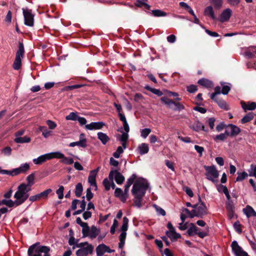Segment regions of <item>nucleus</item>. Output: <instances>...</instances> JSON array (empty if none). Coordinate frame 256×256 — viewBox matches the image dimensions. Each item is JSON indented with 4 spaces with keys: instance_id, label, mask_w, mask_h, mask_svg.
Listing matches in <instances>:
<instances>
[{
    "instance_id": "obj_14",
    "label": "nucleus",
    "mask_w": 256,
    "mask_h": 256,
    "mask_svg": "<svg viewBox=\"0 0 256 256\" xmlns=\"http://www.w3.org/2000/svg\"><path fill=\"white\" fill-rule=\"evenodd\" d=\"M104 126L105 124L102 122H92L90 124H86L85 128L86 130H100Z\"/></svg>"
},
{
    "instance_id": "obj_13",
    "label": "nucleus",
    "mask_w": 256,
    "mask_h": 256,
    "mask_svg": "<svg viewBox=\"0 0 256 256\" xmlns=\"http://www.w3.org/2000/svg\"><path fill=\"white\" fill-rule=\"evenodd\" d=\"M196 210L197 214L196 215L198 218H203L208 214V209L204 202H202L201 204L198 206Z\"/></svg>"
},
{
    "instance_id": "obj_40",
    "label": "nucleus",
    "mask_w": 256,
    "mask_h": 256,
    "mask_svg": "<svg viewBox=\"0 0 256 256\" xmlns=\"http://www.w3.org/2000/svg\"><path fill=\"white\" fill-rule=\"evenodd\" d=\"M128 219L126 216L123 218L122 224L121 227V230L123 232H126L128 229Z\"/></svg>"
},
{
    "instance_id": "obj_12",
    "label": "nucleus",
    "mask_w": 256,
    "mask_h": 256,
    "mask_svg": "<svg viewBox=\"0 0 256 256\" xmlns=\"http://www.w3.org/2000/svg\"><path fill=\"white\" fill-rule=\"evenodd\" d=\"M94 246L88 245L86 248H83L76 250V256H86L88 254H92L94 250Z\"/></svg>"
},
{
    "instance_id": "obj_63",
    "label": "nucleus",
    "mask_w": 256,
    "mask_h": 256,
    "mask_svg": "<svg viewBox=\"0 0 256 256\" xmlns=\"http://www.w3.org/2000/svg\"><path fill=\"white\" fill-rule=\"evenodd\" d=\"M90 231V228L88 226L82 229V237L86 238L88 236Z\"/></svg>"
},
{
    "instance_id": "obj_30",
    "label": "nucleus",
    "mask_w": 256,
    "mask_h": 256,
    "mask_svg": "<svg viewBox=\"0 0 256 256\" xmlns=\"http://www.w3.org/2000/svg\"><path fill=\"white\" fill-rule=\"evenodd\" d=\"M79 146L82 148H85L86 147V140H79L78 142H71L69 144V146L70 147H74L75 146Z\"/></svg>"
},
{
    "instance_id": "obj_15",
    "label": "nucleus",
    "mask_w": 256,
    "mask_h": 256,
    "mask_svg": "<svg viewBox=\"0 0 256 256\" xmlns=\"http://www.w3.org/2000/svg\"><path fill=\"white\" fill-rule=\"evenodd\" d=\"M240 104L242 108L245 112L247 110H253L256 108V102H245L242 100L240 102Z\"/></svg>"
},
{
    "instance_id": "obj_47",
    "label": "nucleus",
    "mask_w": 256,
    "mask_h": 256,
    "mask_svg": "<svg viewBox=\"0 0 256 256\" xmlns=\"http://www.w3.org/2000/svg\"><path fill=\"white\" fill-rule=\"evenodd\" d=\"M154 207L155 208L156 210L158 215H162V216H166V212L162 208L156 204H154Z\"/></svg>"
},
{
    "instance_id": "obj_24",
    "label": "nucleus",
    "mask_w": 256,
    "mask_h": 256,
    "mask_svg": "<svg viewBox=\"0 0 256 256\" xmlns=\"http://www.w3.org/2000/svg\"><path fill=\"white\" fill-rule=\"evenodd\" d=\"M30 164L28 163L22 164L18 168H17V175L20 174H24L26 172L30 170Z\"/></svg>"
},
{
    "instance_id": "obj_37",
    "label": "nucleus",
    "mask_w": 256,
    "mask_h": 256,
    "mask_svg": "<svg viewBox=\"0 0 256 256\" xmlns=\"http://www.w3.org/2000/svg\"><path fill=\"white\" fill-rule=\"evenodd\" d=\"M49 156H50V160L54 158H60V159L62 160L64 156V155L62 153L59 152H52L49 153Z\"/></svg>"
},
{
    "instance_id": "obj_21",
    "label": "nucleus",
    "mask_w": 256,
    "mask_h": 256,
    "mask_svg": "<svg viewBox=\"0 0 256 256\" xmlns=\"http://www.w3.org/2000/svg\"><path fill=\"white\" fill-rule=\"evenodd\" d=\"M166 234L172 242L176 241L178 238H181V235L180 234L177 233L176 230L172 232H166Z\"/></svg>"
},
{
    "instance_id": "obj_56",
    "label": "nucleus",
    "mask_w": 256,
    "mask_h": 256,
    "mask_svg": "<svg viewBox=\"0 0 256 256\" xmlns=\"http://www.w3.org/2000/svg\"><path fill=\"white\" fill-rule=\"evenodd\" d=\"M242 224L240 223L239 221L236 222L234 224V227L235 230L238 233L241 234L242 231L240 228Z\"/></svg>"
},
{
    "instance_id": "obj_23",
    "label": "nucleus",
    "mask_w": 256,
    "mask_h": 256,
    "mask_svg": "<svg viewBox=\"0 0 256 256\" xmlns=\"http://www.w3.org/2000/svg\"><path fill=\"white\" fill-rule=\"evenodd\" d=\"M204 14L210 17L214 20H217L212 6H208L205 8Z\"/></svg>"
},
{
    "instance_id": "obj_48",
    "label": "nucleus",
    "mask_w": 256,
    "mask_h": 256,
    "mask_svg": "<svg viewBox=\"0 0 256 256\" xmlns=\"http://www.w3.org/2000/svg\"><path fill=\"white\" fill-rule=\"evenodd\" d=\"M14 202L11 200L4 199L0 200V206L1 205H6L9 207H11L13 206Z\"/></svg>"
},
{
    "instance_id": "obj_36",
    "label": "nucleus",
    "mask_w": 256,
    "mask_h": 256,
    "mask_svg": "<svg viewBox=\"0 0 256 256\" xmlns=\"http://www.w3.org/2000/svg\"><path fill=\"white\" fill-rule=\"evenodd\" d=\"M50 252V248L48 246H40V248L38 250L37 252H41V253H44V256H50L49 252Z\"/></svg>"
},
{
    "instance_id": "obj_55",
    "label": "nucleus",
    "mask_w": 256,
    "mask_h": 256,
    "mask_svg": "<svg viewBox=\"0 0 256 256\" xmlns=\"http://www.w3.org/2000/svg\"><path fill=\"white\" fill-rule=\"evenodd\" d=\"M212 2L216 8L218 9L222 6V0H212Z\"/></svg>"
},
{
    "instance_id": "obj_27",
    "label": "nucleus",
    "mask_w": 256,
    "mask_h": 256,
    "mask_svg": "<svg viewBox=\"0 0 256 256\" xmlns=\"http://www.w3.org/2000/svg\"><path fill=\"white\" fill-rule=\"evenodd\" d=\"M98 138L104 145H105L110 140L109 137L106 134L102 132H98Z\"/></svg>"
},
{
    "instance_id": "obj_51",
    "label": "nucleus",
    "mask_w": 256,
    "mask_h": 256,
    "mask_svg": "<svg viewBox=\"0 0 256 256\" xmlns=\"http://www.w3.org/2000/svg\"><path fill=\"white\" fill-rule=\"evenodd\" d=\"M64 187L62 186H60L58 189L56 190V193L59 199H62L64 198Z\"/></svg>"
},
{
    "instance_id": "obj_60",
    "label": "nucleus",
    "mask_w": 256,
    "mask_h": 256,
    "mask_svg": "<svg viewBox=\"0 0 256 256\" xmlns=\"http://www.w3.org/2000/svg\"><path fill=\"white\" fill-rule=\"evenodd\" d=\"M12 12L9 10L5 18L4 21L8 24H10L12 22Z\"/></svg>"
},
{
    "instance_id": "obj_32",
    "label": "nucleus",
    "mask_w": 256,
    "mask_h": 256,
    "mask_svg": "<svg viewBox=\"0 0 256 256\" xmlns=\"http://www.w3.org/2000/svg\"><path fill=\"white\" fill-rule=\"evenodd\" d=\"M144 89L152 92L158 96H160L163 95V92L161 90L158 89L152 88L148 85H146L144 86Z\"/></svg>"
},
{
    "instance_id": "obj_17",
    "label": "nucleus",
    "mask_w": 256,
    "mask_h": 256,
    "mask_svg": "<svg viewBox=\"0 0 256 256\" xmlns=\"http://www.w3.org/2000/svg\"><path fill=\"white\" fill-rule=\"evenodd\" d=\"M190 127L194 130L198 132H200V130H203L206 132H208V128H205V126L202 124V123L198 120H197L196 122H194Z\"/></svg>"
},
{
    "instance_id": "obj_64",
    "label": "nucleus",
    "mask_w": 256,
    "mask_h": 256,
    "mask_svg": "<svg viewBox=\"0 0 256 256\" xmlns=\"http://www.w3.org/2000/svg\"><path fill=\"white\" fill-rule=\"evenodd\" d=\"M46 124L48 126L49 128L51 130L55 128L56 126V124L51 120H48L46 121Z\"/></svg>"
},
{
    "instance_id": "obj_33",
    "label": "nucleus",
    "mask_w": 256,
    "mask_h": 256,
    "mask_svg": "<svg viewBox=\"0 0 256 256\" xmlns=\"http://www.w3.org/2000/svg\"><path fill=\"white\" fill-rule=\"evenodd\" d=\"M225 84L226 82H220V84L222 86V93L224 95L227 94L231 89L230 84H228L230 86L224 85Z\"/></svg>"
},
{
    "instance_id": "obj_38",
    "label": "nucleus",
    "mask_w": 256,
    "mask_h": 256,
    "mask_svg": "<svg viewBox=\"0 0 256 256\" xmlns=\"http://www.w3.org/2000/svg\"><path fill=\"white\" fill-rule=\"evenodd\" d=\"M78 116V112H71L70 114L66 116V120H71L73 121L77 120Z\"/></svg>"
},
{
    "instance_id": "obj_3",
    "label": "nucleus",
    "mask_w": 256,
    "mask_h": 256,
    "mask_svg": "<svg viewBox=\"0 0 256 256\" xmlns=\"http://www.w3.org/2000/svg\"><path fill=\"white\" fill-rule=\"evenodd\" d=\"M29 197L26 192L24 183H22L17 188V206L23 204Z\"/></svg>"
},
{
    "instance_id": "obj_22",
    "label": "nucleus",
    "mask_w": 256,
    "mask_h": 256,
    "mask_svg": "<svg viewBox=\"0 0 256 256\" xmlns=\"http://www.w3.org/2000/svg\"><path fill=\"white\" fill-rule=\"evenodd\" d=\"M24 48L22 40H19L18 49L17 50V56H18L20 58H24Z\"/></svg>"
},
{
    "instance_id": "obj_45",
    "label": "nucleus",
    "mask_w": 256,
    "mask_h": 256,
    "mask_svg": "<svg viewBox=\"0 0 256 256\" xmlns=\"http://www.w3.org/2000/svg\"><path fill=\"white\" fill-rule=\"evenodd\" d=\"M213 138L215 142H218V141H224L227 138L225 136V135L224 134L221 133L220 134H218L214 136Z\"/></svg>"
},
{
    "instance_id": "obj_19",
    "label": "nucleus",
    "mask_w": 256,
    "mask_h": 256,
    "mask_svg": "<svg viewBox=\"0 0 256 256\" xmlns=\"http://www.w3.org/2000/svg\"><path fill=\"white\" fill-rule=\"evenodd\" d=\"M198 84L206 88H212L214 86V84L211 80L205 78L200 79Z\"/></svg>"
},
{
    "instance_id": "obj_18",
    "label": "nucleus",
    "mask_w": 256,
    "mask_h": 256,
    "mask_svg": "<svg viewBox=\"0 0 256 256\" xmlns=\"http://www.w3.org/2000/svg\"><path fill=\"white\" fill-rule=\"evenodd\" d=\"M49 160H50V158L48 153L42 155L38 156L37 158L34 159L33 162L36 164L40 165Z\"/></svg>"
},
{
    "instance_id": "obj_58",
    "label": "nucleus",
    "mask_w": 256,
    "mask_h": 256,
    "mask_svg": "<svg viewBox=\"0 0 256 256\" xmlns=\"http://www.w3.org/2000/svg\"><path fill=\"white\" fill-rule=\"evenodd\" d=\"M86 198L88 201H90L94 197V194L91 192L90 188H88L86 190Z\"/></svg>"
},
{
    "instance_id": "obj_39",
    "label": "nucleus",
    "mask_w": 256,
    "mask_h": 256,
    "mask_svg": "<svg viewBox=\"0 0 256 256\" xmlns=\"http://www.w3.org/2000/svg\"><path fill=\"white\" fill-rule=\"evenodd\" d=\"M237 174L238 176L236 179V182L242 181L248 176V174L245 172H238Z\"/></svg>"
},
{
    "instance_id": "obj_28",
    "label": "nucleus",
    "mask_w": 256,
    "mask_h": 256,
    "mask_svg": "<svg viewBox=\"0 0 256 256\" xmlns=\"http://www.w3.org/2000/svg\"><path fill=\"white\" fill-rule=\"evenodd\" d=\"M255 116L256 114L254 112H250L241 119L240 122L242 124L251 121Z\"/></svg>"
},
{
    "instance_id": "obj_9",
    "label": "nucleus",
    "mask_w": 256,
    "mask_h": 256,
    "mask_svg": "<svg viewBox=\"0 0 256 256\" xmlns=\"http://www.w3.org/2000/svg\"><path fill=\"white\" fill-rule=\"evenodd\" d=\"M232 252L236 256H250L244 250L236 240H234L231 244Z\"/></svg>"
},
{
    "instance_id": "obj_11",
    "label": "nucleus",
    "mask_w": 256,
    "mask_h": 256,
    "mask_svg": "<svg viewBox=\"0 0 256 256\" xmlns=\"http://www.w3.org/2000/svg\"><path fill=\"white\" fill-rule=\"evenodd\" d=\"M40 242H37L30 246L28 250V256H42L41 252H37L40 248Z\"/></svg>"
},
{
    "instance_id": "obj_57",
    "label": "nucleus",
    "mask_w": 256,
    "mask_h": 256,
    "mask_svg": "<svg viewBox=\"0 0 256 256\" xmlns=\"http://www.w3.org/2000/svg\"><path fill=\"white\" fill-rule=\"evenodd\" d=\"M226 210H234V205L233 202L231 200L226 202Z\"/></svg>"
},
{
    "instance_id": "obj_20",
    "label": "nucleus",
    "mask_w": 256,
    "mask_h": 256,
    "mask_svg": "<svg viewBox=\"0 0 256 256\" xmlns=\"http://www.w3.org/2000/svg\"><path fill=\"white\" fill-rule=\"evenodd\" d=\"M243 212L248 218H250L252 216H256V212L254 211V208L249 205H247L246 208L243 209Z\"/></svg>"
},
{
    "instance_id": "obj_43",
    "label": "nucleus",
    "mask_w": 256,
    "mask_h": 256,
    "mask_svg": "<svg viewBox=\"0 0 256 256\" xmlns=\"http://www.w3.org/2000/svg\"><path fill=\"white\" fill-rule=\"evenodd\" d=\"M60 162L66 164H72L74 163V161L72 158L70 157H66L64 156L62 160H60Z\"/></svg>"
},
{
    "instance_id": "obj_2",
    "label": "nucleus",
    "mask_w": 256,
    "mask_h": 256,
    "mask_svg": "<svg viewBox=\"0 0 256 256\" xmlns=\"http://www.w3.org/2000/svg\"><path fill=\"white\" fill-rule=\"evenodd\" d=\"M160 100L166 106L174 111H180L184 109V106L181 103L176 102L168 98L167 96H162Z\"/></svg>"
},
{
    "instance_id": "obj_7",
    "label": "nucleus",
    "mask_w": 256,
    "mask_h": 256,
    "mask_svg": "<svg viewBox=\"0 0 256 256\" xmlns=\"http://www.w3.org/2000/svg\"><path fill=\"white\" fill-rule=\"evenodd\" d=\"M110 180L112 181L114 178L115 181L118 184H122L125 180L124 176L117 170H111L109 173Z\"/></svg>"
},
{
    "instance_id": "obj_42",
    "label": "nucleus",
    "mask_w": 256,
    "mask_h": 256,
    "mask_svg": "<svg viewBox=\"0 0 256 256\" xmlns=\"http://www.w3.org/2000/svg\"><path fill=\"white\" fill-rule=\"evenodd\" d=\"M31 139L28 136H24V137H17V143H26L30 142Z\"/></svg>"
},
{
    "instance_id": "obj_10",
    "label": "nucleus",
    "mask_w": 256,
    "mask_h": 256,
    "mask_svg": "<svg viewBox=\"0 0 256 256\" xmlns=\"http://www.w3.org/2000/svg\"><path fill=\"white\" fill-rule=\"evenodd\" d=\"M114 252V250H111L108 246L104 244H99L96 248L97 256H102L106 252L110 254Z\"/></svg>"
},
{
    "instance_id": "obj_8",
    "label": "nucleus",
    "mask_w": 256,
    "mask_h": 256,
    "mask_svg": "<svg viewBox=\"0 0 256 256\" xmlns=\"http://www.w3.org/2000/svg\"><path fill=\"white\" fill-rule=\"evenodd\" d=\"M52 190L51 188H48L44 192L36 194L34 196H32L29 198V200L32 202H34L41 200H46L48 198V194L52 192Z\"/></svg>"
},
{
    "instance_id": "obj_59",
    "label": "nucleus",
    "mask_w": 256,
    "mask_h": 256,
    "mask_svg": "<svg viewBox=\"0 0 256 256\" xmlns=\"http://www.w3.org/2000/svg\"><path fill=\"white\" fill-rule=\"evenodd\" d=\"M84 86V84H74L72 86H68L65 87L66 90H72L74 89L79 88Z\"/></svg>"
},
{
    "instance_id": "obj_34",
    "label": "nucleus",
    "mask_w": 256,
    "mask_h": 256,
    "mask_svg": "<svg viewBox=\"0 0 256 256\" xmlns=\"http://www.w3.org/2000/svg\"><path fill=\"white\" fill-rule=\"evenodd\" d=\"M83 191V187L82 183H78L76 186V188L74 190V193L76 197L80 198L82 194Z\"/></svg>"
},
{
    "instance_id": "obj_41",
    "label": "nucleus",
    "mask_w": 256,
    "mask_h": 256,
    "mask_svg": "<svg viewBox=\"0 0 256 256\" xmlns=\"http://www.w3.org/2000/svg\"><path fill=\"white\" fill-rule=\"evenodd\" d=\"M152 14L156 17L165 16L167 15L166 13L160 10H152Z\"/></svg>"
},
{
    "instance_id": "obj_46",
    "label": "nucleus",
    "mask_w": 256,
    "mask_h": 256,
    "mask_svg": "<svg viewBox=\"0 0 256 256\" xmlns=\"http://www.w3.org/2000/svg\"><path fill=\"white\" fill-rule=\"evenodd\" d=\"M249 176H256V165L252 164L250 168L248 170Z\"/></svg>"
},
{
    "instance_id": "obj_52",
    "label": "nucleus",
    "mask_w": 256,
    "mask_h": 256,
    "mask_svg": "<svg viewBox=\"0 0 256 256\" xmlns=\"http://www.w3.org/2000/svg\"><path fill=\"white\" fill-rule=\"evenodd\" d=\"M186 90L190 93H194L198 90L197 86L194 84H190L186 86Z\"/></svg>"
},
{
    "instance_id": "obj_1",
    "label": "nucleus",
    "mask_w": 256,
    "mask_h": 256,
    "mask_svg": "<svg viewBox=\"0 0 256 256\" xmlns=\"http://www.w3.org/2000/svg\"><path fill=\"white\" fill-rule=\"evenodd\" d=\"M132 184L133 186L131 192L134 197V206L140 208L142 206L143 198L149 188V184L143 178L137 179L136 174H134L128 179L126 185L130 186Z\"/></svg>"
},
{
    "instance_id": "obj_4",
    "label": "nucleus",
    "mask_w": 256,
    "mask_h": 256,
    "mask_svg": "<svg viewBox=\"0 0 256 256\" xmlns=\"http://www.w3.org/2000/svg\"><path fill=\"white\" fill-rule=\"evenodd\" d=\"M204 168L206 172V176H207V179L214 183L216 182L217 180H215L214 178H218L219 174L216 166L214 165L211 166H204Z\"/></svg>"
},
{
    "instance_id": "obj_35",
    "label": "nucleus",
    "mask_w": 256,
    "mask_h": 256,
    "mask_svg": "<svg viewBox=\"0 0 256 256\" xmlns=\"http://www.w3.org/2000/svg\"><path fill=\"white\" fill-rule=\"evenodd\" d=\"M216 102L221 108H223L226 110L230 109L228 106V105L226 101L222 99L219 98L218 100H216Z\"/></svg>"
},
{
    "instance_id": "obj_16",
    "label": "nucleus",
    "mask_w": 256,
    "mask_h": 256,
    "mask_svg": "<svg viewBox=\"0 0 256 256\" xmlns=\"http://www.w3.org/2000/svg\"><path fill=\"white\" fill-rule=\"evenodd\" d=\"M232 15V10L230 8H226L220 14L218 20L220 22H224L229 20Z\"/></svg>"
},
{
    "instance_id": "obj_62",
    "label": "nucleus",
    "mask_w": 256,
    "mask_h": 256,
    "mask_svg": "<svg viewBox=\"0 0 256 256\" xmlns=\"http://www.w3.org/2000/svg\"><path fill=\"white\" fill-rule=\"evenodd\" d=\"M216 121V119L214 118H210L208 120V124L211 130H213L214 126V122Z\"/></svg>"
},
{
    "instance_id": "obj_50",
    "label": "nucleus",
    "mask_w": 256,
    "mask_h": 256,
    "mask_svg": "<svg viewBox=\"0 0 256 256\" xmlns=\"http://www.w3.org/2000/svg\"><path fill=\"white\" fill-rule=\"evenodd\" d=\"M40 130L42 132V135L44 138H47L50 132V131L48 130L47 128L44 126H40Z\"/></svg>"
},
{
    "instance_id": "obj_54",
    "label": "nucleus",
    "mask_w": 256,
    "mask_h": 256,
    "mask_svg": "<svg viewBox=\"0 0 256 256\" xmlns=\"http://www.w3.org/2000/svg\"><path fill=\"white\" fill-rule=\"evenodd\" d=\"M110 183L111 182H110L108 180L107 178H106L104 180L102 184L104 186L106 190L108 191L110 190Z\"/></svg>"
},
{
    "instance_id": "obj_6",
    "label": "nucleus",
    "mask_w": 256,
    "mask_h": 256,
    "mask_svg": "<svg viewBox=\"0 0 256 256\" xmlns=\"http://www.w3.org/2000/svg\"><path fill=\"white\" fill-rule=\"evenodd\" d=\"M225 128V132L222 134L225 135L226 138L229 136L230 137H234L241 132L240 128L232 124L227 125Z\"/></svg>"
},
{
    "instance_id": "obj_61",
    "label": "nucleus",
    "mask_w": 256,
    "mask_h": 256,
    "mask_svg": "<svg viewBox=\"0 0 256 256\" xmlns=\"http://www.w3.org/2000/svg\"><path fill=\"white\" fill-rule=\"evenodd\" d=\"M227 126L224 122H221L219 124L216 126V130L218 132H222Z\"/></svg>"
},
{
    "instance_id": "obj_5",
    "label": "nucleus",
    "mask_w": 256,
    "mask_h": 256,
    "mask_svg": "<svg viewBox=\"0 0 256 256\" xmlns=\"http://www.w3.org/2000/svg\"><path fill=\"white\" fill-rule=\"evenodd\" d=\"M22 10L24 24L28 26H33L34 14L32 13V10L27 8H22Z\"/></svg>"
},
{
    "instance_id": "obj_25",
    "label": "nucleus",
    "mask_w": 256,
    "mask_h": 256,
    "mask_svg": "<svg viewBox=\"0 0 256 256\" xmlns=\"http://www.w3.org/2000/svg\"><path fill=\"white\" fill-rule=\"evenodd\" d=\"M139 150V154L143 155L147 154L149 151V147L147 144L142 143L138 148Z\"/></svg>"
},
{
    "instance_id": "obj_49",
    "label": "nucleus",
    "mask_w": 256,
    "mask_h": 256,
    "mask_svg": "<svg viewBox=\"0 0 256 256\" xmlns=\"http://www.w3.org/2000/svg\"><path fill=\"white\" fill-rule=\"evenodd\" d=\"M124 150L120 146H119L116 151L113 153V156L116 158H118L120 157V155L121 154L123 153Z\"/></svg>"
},
{
    "instance_id": "obj_53",
    "label": "nucleus",
    "mask_w": 256,
    "mask_h": 256,
    "mask_svg": "<svg viewBox=\"0 0 256 256\" xmlns=\"http://www.w3.org/2000/svg\"><path fill=\"white\" fill-rule=\"evenodd\" d=\"M150 132L151 130L150 128H146L142 129L141 131V136L144 138H146Z\"/></svg>"
},
{
    "instance_id": "obj_31",
    "label": "nucleus",
    "mask_w": 256,
    "mask_h": 256,
    "mask_svg": "<svg viewBox=\"0 0 256 256\" xmlns=\"http://www.w3.org/2000/svg\"><path fill=\"white\" fill-rule=\"evenodd\" d=\"M96 175L90 172L88 178V182L90 184L91 186L96 187V189H98V186L96 182Z\"/></svg>"
},
{
    "instance_id": "obj_29",
    "label": "nucleus",
    "mask_w": 256,
    "mask_h": 256,
    "mask_svg": "<svg viewBox=\"0 0 256 256\" xmlns=\"http://www.w3.org/2000/svg\"><path fill=\"white\" fill-rule=\"evenodd\" d=\"M190 226L187 231L188 234L190 236H193L194 234H197L198 228L193 223H190Z\"/></svg>"
},
{
    "instance_id": "obj_44",
    "label": "nucleus",
    "mask_w": 256,
    "mask_h": 256,
    "mask_svg": "<svg viewBox=\"0 0 256 256\" xmlns=\"http://www.w3.org/2000/svg\"><path fill=\"white\" fill-rule=\"evenodd\" d=\"M35 178V176L34 173H32L28 175L26 178V180L28 186H32L34 184V180Z\"/></svg>"
},
{
    "instance_id": "obj_26",
    "label": "nucleus",
    "mask_w": 256,
    "mask_h": 256,
    "mask_svg": "<svg viewBox=\"0 0 256 256\" xmlns=\"http://www.w3.org/2000/svg\"><path fill=\"white\" fill-rule=\"evenodd\" d=\"M98 230L95 226H92L90 228L88 236L92 239L96 238L100 233Z\"/></svg>"
}]
</instances>
